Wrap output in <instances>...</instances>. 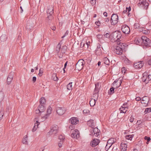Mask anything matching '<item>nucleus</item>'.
I'll return each instance as SVG.
<instances>
[{
    "mask_svg": "<svg viewBox=\"0 0 151 151\" xmlns=\"http://www.w3.org/2000/svg\"><path fill=\"white\" fill-rule=\"evenodd\" d=\"M122 36V34L120 32L115 31L111 34V39L113 42L117 41L119 42L121 40Z\"/></svg>",
    "mask_w": 151,
    "mask_h": 151,
    "instance_id": "nucleus-1",
    "label": "nucleus"
},
{
    "mask_svg": "<svg viewBox=\"0 0 151 151\" xmlns=\"http://www.w3.org/2000/svg\"><path fill=\"white\" fill-rule=\"evenodd\" d=\"M117 43L118 46L116 47L114 50V52L118 55H121L123 52L122 47H124V43L120 42Z\"/></svg>",
    "mask_w": 151,
    "mask_h": 151,
    "instance_id": "nucleus-2",
    "label": "nucleus"
},
{
    "mask_svg": "<svg viewBox=\"0 0 151 151\" xmlns=\"http://www.w3.org/2000/svg\"><path fill=\"white\" fill-rule=\"evenodd\" d=\"M142 43L143 45L146 47H149L151 46V42L150 39L145 36L141 37Z\"/></svg>",
    "mask_w": 151,
    "mask_h": 151,
    "instance_id": "nucleus-3",
    "label": "nucleus"
},
{
    "mask_svg": "<svg viewBox=\"0 0 151 151\" xmlns=\"http://www.w3.org/2000/svg\"><path fill=\"white\" fill-rule=\"evenodd\" d=\"M52 110L51 108L49 106L47 111V113L43 114V116L42 115L41 119H42L41 121H44L49 116V115L51 113Z\"/></svg>",
    "mask_w": 151,
    "mask_h": 151,
    "instance_id": "nucleus-4",
    "label": "nucleus"
},
{
    "mask_svg": "<svg viewBox=\"0 0 151 151\" xmlns=\"http://www.w3.org/2000/svg\"><path fill=\"white\" fill-rule=\"evenodd\" d=\"M118 17L117 15L113 14L111 17V23L112 25H115L118 22Z\"/></svg>",
    "mask_w": 151,
    "mask_h": 151,
    "instance_id": "nucleus-5",
    "label": "nucleus"
},
{
    "mask_svg": "<svg viewBox=\"0 0 151 151\" xmlns=\"http://www.w3.org/2000/svg\"><path fill=\"white\" fill-rule=\"evenodd\" d=\"M58 130V127L56 125H53L51 127L50 130L49 132V134L51 135L53 134H56Z\"/></svg>",
    "mask_w": 151,
    "mask_h": 151,
    "instance_id": "nucleus-6",
    "label": "nucleus"
},
{
    "mask_svg": "<svg viewBox=\"0 0 151 151\" xmlns=\"http://www.w3.org/2000/svg\"><path fill=\"white\" fill-rule=\"evenodd\" d=\"M66 109L64 107H58L56 109V112L60 115H63L65 112Z\"/></svg>",
    "mask_w": 151,
    "mask_h": 151,
    "instance_id": "nucleus-7",
    "label": "nucleus"
},
{
    "mask_svg": "<svg viewBox=\"0 0 151 151\" xmlns=\"http://www.w3.org/2000/svg\"><path fill=\"white\" fill-rule=\"evenodd\" d=\"M122 30L123 32L126 34H128L130 31L129 27L126 25L122 26Z\"/></svg>",
    "mask_w": 151,
    "mask_h": 151,
    "instance_id": "nucleus-8",
    "label": "nucleus"
},
{
    "mask_svg": "<svg viewBox=\"0 0 151 151\" xmlns=\"http://www.w3.org/2000/svg\"><path fill=\"white\" fill-rule=\"evenodd\" d=\"M14 73L11 72L8 75L7 79V83L8 85L11 83L14 77Z\"/></svg>",
    "mask_w": 151,
    "mask_h": 151,
    "instance_id": "nucleus-9",
    "label": "nucleus"
},
{
    "mask_svg": "<svg viewBox=\"0 0 151 151\" xmlns=\"http://www.w3.org/2000/svg\"><path fill=\"white\" fill-rule=\"evenodd\" d=\"M115 139L113 138L109 139L107 141V144L106 146V148L109 147V148L111 147L112 145L114 143Z\"/></svg>",
    "mask_w": 151,
    "mask_h": 151,
    "instance_id": "nucleus-10",
    "label": "nucleus"
},
{
    "mask_svg": "<svg viewBox=\"0 0 151 151\" xmlns=\"http://www.w3.org/2000/svg\"><path fill=\"white\" fill-rule=\"evenodd\" d=\"M144 64L142 62L135 63L134 64V66L136 69L141 68L143 65Z\"/></svg>",
    "mask_w": 151,
    "mask_h": 151,
    "instance_id": "nucleus-11",
    "label": "nucleus"
},
{
    "mask_svg": "<svg viewBox=\"0 0 151 151\" xmlns=\"http://www.w3.org/2000/svg\"><path fill=\"white\" fill-rule=\"evenodd\" d=\"M99 142V141L97 139H94L90 143L91 146L93 147H96L98 145Z\"/></svg>",
    "mask_w": 151,
    "mask_h": 151,
    "instance_id": "nucleus-12",
    "label": "nucleus"
},
{
    "mask_svg": "<svg viewBox=\"0 0 151 151\" xmlns=\"http://www.w3.org/2000/svg\"><path fill=\"white\" fill-rule=\"evenodd\" d=\"M70 122L72 124H76L78 122V119L76 117H73L70 119Z\"/></svg>",
    "mask_w": 151,
    "mask_h": 151,
    "instance_id": "nucleus-13",
    "label": "nucleus"
},
{
    "mask_svg": "<svg viewBox=\"0 0 151 151\" xmlns=\"http://www.w3.org/2000/svg\"><path fill=\"white\" fill-rule=\"evenodd\" d=\"M71 136L72 137L77 138L79 137V132L78 130L76 129L74 130L71 134Z\"/></svg>",
    "mask_w": 151,
    "mask_h": 151,
    "instance_id": "nucleus-14",
    "label": "nucleus"
},
{
    "mask_svg": "<svg viewBox=\"0 0 151 151\" xmlns=\"http://www.w3.org/2000/svg\"><path fill=\"white\" fill-rule=\"evenodd\" d=\"M47 13L49 14H52L53 13V7L52 6L50 5L48 7Z\"/></svg>",
    "mask_w": 151,
    "mask_h": 151,
    "instance_id": "nucleus-15",
    "label": "nucleus"
},
{
    "mask_svg": "<svg viewBox=\"0 0 151 151\" xmlns=\"http://www.w3.org/2000/svg\"><path fill=\"white\" fill-rule=\"evenodd\" d=\"M149 101V98L147 96H144L142 98L141 103L147 104Z\"/></svg>",
    "mask_w": 151,
    "mask_h": 151,
    "instance_id": "nucleus-16",
    "label": "nucleus"
},
{
    "mask_svg": "<svg viewBox=\"0 0 151 151\" xmlns=\"http://www.w3.org/2000/svg\"><path fill=\"white\" fill-rule=\"evenodd\" d=\"M118 81V80L116 79L115 81H114V82L112 84L113 86L116 88H117L119 87L121 85V83L122 82L121 81V80H120V81L119 82L118 84V85L117 82Z\"/></svg>",
    "mask_w": 151,
    "mask_h": 151,
    "instance_id": "nucleus-17",
    "label": "nucleus"
},
{
    "mask_svg": "<svg viewBox=\"0 0 151 151\" xmlns=\"http://www.w3.org/2000/svg\"><path fill=\"white\" fill-rule=\"evenodd\" d=\"M33 23L32 22H29L27 23L26 25V28L27 29L30 30L34 27Z\"/></svg>",
    "mask_w": 151,
    "mask_h": 151,
    "instance_id": "nucleus-18",
    "label": "nucleus"
},
{
    "mask_svg": "<svg viewBox=\"0 0 151 151\" xmlns=\"http://www.w3.org/2000/svg\"><path fill=\"white\" fill-rule=\"evenodd\" d=\"M139 4H142L145 6H147L146 9H147L148 8V3L146 2V0H139Z\"/></svg>",
    "mask_w": 151,
    "mask_h": 151,
    "instance_id": "nucleus-19",
    "label": "nucleus"
},
{
    "mask_svg": "<svg viewBox=\"0 0 151 151\" xmlns=\"http://www.w3.org/2000/svg\"><path fill=\"white\" fill-rule=\"evenodd\" d=\"M95 88L94 92H99L101 87V84L99 83H97L95 84Z\"/></svg>",
    "mask_w": 151,
    "mask_h": 151,
    "instance_id": "nucleus-20",
    "label": "nucleus"
},
{
    "mask_svg": "<svg viewBox=\"0 0 151 151\" xmlns=\"http://www.w3.org/2000/svg\"><path fill=\"white\" fill-rule=\"evenodd\" d=\"M94 135L96 137H97L99 134V131L97 128H95L93 129Z\"/></svg>",
    "mask_w": 151,
    "mask_h": 151,
    "instance_id": "nucleus-21",
    "label": "nucleus"
},
{
    "mask_svg": "<svg viewBox=\"0 0 151 151\" xmlns=\"http://www.w3.org/2000/svg\"><path fill=\"white\" fill-rule=\"evenodd\" d=\"M97 100V98H95L94 99H92L90 101V104L91 106H93L95 105L96 101Z\"/></svg>",
    "mask_w": 151,
    "mask_h": 151,
    "instance_id": "nucleus-22",
    "label": "nucleus"
},
{
    "mask_svg": "<svg viewBox=\"0 0 151 151\" xmlns=\"http://www.w3.org/2000/svg\"><path fill=\"white\" fill-rule=\"evenodd\" d=\"M97 48L96 49L95 51L96 53L97 54L100 55L101 53V50L100 49L101 45L99 44L97 45Z\"/></svg>",
    "mask_w": 151,
    "mask_h": 151,
    "instance_id": "nucleus-23",
    "label": "nucleus"
},
{
    "mask_svg": "<svg viewBox=\"0 0 151 151\" xmlns=\"http://www.w3.org/2000/svg\"><path fill=\"white\" fill-rule=\"evenodd\" d=\"M38 108L41 112V113L44 114V111L45 110V109L43 105L40 104L38 106Z\"/></svg>",
    "mask_w": 151,
    "mask_h": 151,
    "instance_id": "nucleus-24",
    "label": "nucleus"
},
{
    "mask_svg": "<svg viewBox=\"0 0 151 151\" xmlns=\"http://www.w3.org/2000/svg\"><path fill=\"white\" fill-rule=\"evenodd\" d=\"M87 124L89 126L93 128L94 125V122L93 120L90 119L87 122Z\"/></svg>",
    "mask_w": 151,
    "mask_h": 151,
    "instance_id": "nucleus-25",
    "label": "nucleus"
},
{
    "mask_svg": "<svg viewBox=\"0 0 151 151\" xmlns=\"http://www.w3.org/2000/svg\"><path fill=\"white\" fill-rule=\"evenodd\" d=\"M147 73H145L143 74V77L142 78V81L145 83H147Z\"/></svg>",
    "mask_w": 151,
    "mask_h": 151,
    "instance_id": "nucleus-26",
    "label": "nucleus"
},
{
    "mask_svg": "<svg viewBox=\"0 0 151 151\" xmlns=\"http://www.w3.org/2000/svg\"><path fill=\"white\" fill-rule=\"evenodd\" d=\"M22 142L23 144H27L28 143V139L27 135L25 136L22 139Z\"/></svg>",
    "mask_w": 151,
    "mask_h": 151,
    "instance_id": "nucleus-27",
    "label": "nucleus"
},
{
    "mask_svg": "<svg viewBox=\"0 0 151 151\" xmlns=\"http://www.w3.org/2000/svg\"><path fill=\"white\" fill-rule=\"evenodd\" d=\"M84 65L82 64H76V68H77V69L79 70H81L83 68V66Z\"/></svg>",
    "mask_w": 151,
    "mask_h": 151,
    "instance_id": "nucleus-28",
    "label": "nucleus"
},
{
    "mask_svg": "<svg viewBox=\"0 0 151 151\" xmlns=\"http://www.w3.org/2000/svg\"><path fill=\"white\" fill-rule=\"evenodd\" d=\"M121 146L122 147V148L127 149V145L126 142L124 141L122 142L121 145Z\"/></svg>",
    "mask_w": 151,
    "mask_h": 151,
    "instance_id": "nucleus-29",
    "label": "nucleus"
},
{
    "mask_svg": "<svg viewBox=\"0 0 151 151\" xmlns=\"http://www.w3.org/2000/svg\"><path fill=\"white\" fill-rule=\"evenodd\" d=\"M67 47L65 45L63 46L61 49V52L63 54L65 53V52L67 50Z\"/></svg>",
    "mask_w": 151,
    "mask_h": 151,
    "instance_id": "nucleus-30",
    "label": "nucleus"
},
{
    "mask_svg": "<svg viewBox=\"0 0 151 151\" xmlns=\"http://www.w3.org/2000/svg\"><path fill=\"white\" fill-rule=\"evenodd\" d=\"M103 60L104 62V63L105 64H106V65H108L109 64L110 61H109V60L107 58L105 57L104 58Z\"/></svg>",
    "mask_w": 151,
    "mask_h": 151,
    "instance_id": "nucleus-31",
    "label": "nucleus"
},
{
    "mask_svg": "<svg viewBox=\"0 0 151 151\" xmlns=\"http://www.w3.org/2000/svg\"><path fill=\"white\" fill-rule=\"evenodd\" d=\"M52 78L54 81H57L58 80V78L56 76V73H53L52 74Z\"/></svg>",
    "mask_w": 151,
    "mask_h": 151,
    "instance_id": "nucleus-32",
    "label": "nucleus"
},
{
    "mask_svg": "<svg viewBox=\"0 0 151 151\" xmlns=\"http://www.w3.org/2000/svg\"><path fill=\"white\" fill-rule=\"evenodd\" d=\"M61 47V45L60 43H58L56 48V51L57 53H59V52Z\"/></svg>",
    "mask_w": 151,
    "mask_h": 151,
    "instance_id": "nucleus-33",
    "label": "nucleus"
},
{
    "mask_svg": "<svg viewBox=\"0 0 151 151\" xmlns=\"http://www.w3.org/2000/svg\"><path fill=\"white\" fill-rule=\"evenodd\" d=\"M72 82H70L67 85V87L68 90H71L72 89Z\"/></svg>",
    "mask_w": 151,
    "mask_h": 151,
    "instance_id": "nucleus-34",
    "label": "nucleus"
},
{
    "mask_svg": "<svg viewBox=\"0 0 151 151\" xmlns=\"http://www.w3.org/2000/svg\"><path fill=\"white\" fill-rule=\"evenodd\" d=\"M133 137V136L132 135H126L125 136V138L126 139L131 140Z\"/></svg>",
    "mask_w": 151,
    "mask_h": 151,
    "instance_id": "nucleus-35",
    "label": "nucleus"
},
{
    "mask_svg": "<svg viewBox=\"0 0 151 151\" xmlns=\"http://www.w3.org/2000/svg\"><path fill=\"white\" fill-rule=\"evenodd\" d=\"M40 104L43 105L46 102L45 99L44 97H42L40 99Z\"/></svg>",
    "mask_w": 151,
    "mask_h": 151,
    "instance_id": "nucleus-36",
    "label": "nucleus"
},
{
    "mask_svg": "<svg viewBox=\"0 0 151 151\" xmlns=\"http://www.w3.org/2000/svg\"><path fill=\"white\" fill-rule=\"evenodd\" d=\"M122 108H120L119 109V110H120V113H125L127 111L128 109H126V108H122Z\"/></svg>",
    "mask_w": 151,
    "mask_h": 151,
    "instance_id": "nucleus-37",
    "label": "nucleus"
},
{
    "mask_svg": "<svg viewBox=\"0 0 151 151\" xmlns=\"http://www.w3.org/2000/svg\"><path fill=\"white\" fill-rule=\"evenodd\" d=\"M36 114H39V115H40L41 118V116H43V114L41 113V112L40 111L39 109L38 108V109L36 110L35 111Z\"/></svg>",
    "mask_w": 151,
    "mask_h": 151,
    "instance_id": "nucleus-38",
    "label": "nucleus"
},
{
    "mask_svg": "<svg viewBox=\"0 0 151 151\" xmlns=\"http://www.w3.org/2000/svg\"><path fill=\"white\" fill-rule=\"evenodd\" d=\"M121 108H122V109H123L122 108H126V109H128V107L127 103H124L122 106Z\"/></svg>",
    "mask_w": 151,
    "mask_h": 151,
    "instance_id": "nucleus-39",
    "label": "nucleus"
},
{
    "mask_svg": "<svg viewBox=\"0 0 151 151\" xmlns=\"http://www.w3.org/2000/svg\"><path fill=\"white\" fill-rule=\"evenodd\" d=\"M84 62V60L83 59H80L78 60V63H76L78 64H82L84 65V63H83Z\"/></svg>",
    "mask_w": 151,
    "mask_h": 151,
    "instance_id": "nucleus-40",
    "label": "nucleus"
},
{
    "mask_svg": "<svg viewBox=\"0 0 151 151\" xmlns=\"http://www.w3.org/2000/svg\"><path fill=\"white\" fill-rule=\"evenodd\" d=\"M4 96L2 92H0V101H2L4 98Z\"/></svg>",
    "mask_w": 151,
    "mask_h": 151,
    "instance_id": "nucleus-41",
    "label": "nucleus"
},
{
    "mask_svg": "<svg viewBox=\"0 0 151 151\" xmlns=\"http://www.w3.org/2000/svg\"><path fill=\"white\" fill-rule=\"evenodd\" d=\"M4 110L3 109H2L0 111V118L1 119L3 116Z\"/></svg>",
    "mask_w": 151,
    "mask_h": 151,
    "instance_id": "nucleus-42",
    "label": "nucleus"
},
{
    "mask_svg": "<svg viewBox=\"0 0 151 151\" xmlns=\"http://www.w3.org/2000/svg\"><path fill=\"white\" fill-rule=\"evenodd\" d=\"M144 29V30H142V32L143 34H149L150 32V31L149 30L147 29Z\"/></svg>",
    "mask_w": 151,
    "mask_h": 151,
    "instance_id": "nucleus-43",
    "label": "nucleus"
},
{
    "mask_svg": "<svg viewBox=\"0 0 151 151\" xmlns=\"http://www.w3.org/2000/svg\"><path fill=\"white\" fill-rule=\"evenodd\" d=\"M134 27L135 29H138L140 27V26L138 23H136L134 24Z\"/></svg>",
    "mask_w": 151,
    "mask_h": 151,
    "instance_id": "nucleus-44",
    "label": "nucleus"
},
{
    "mask_svg": "<svg viewBox=\"0 0 151 151\" xmlns=\"http://www.w3.org/2000/svg\"><path fill=\"white\" fill-rule=\"evenodd\" d=\"M151 109V108H147L145 109V110L144 111V113L145 114H146L147 112H151V111L150 110Z\"/></svg>",
    "mask_w": 151,
    "mask_h": 151,
    "instance_id": "nucleus-45",
    "label": "nucleus"
},
{
    "mask_svg": "<svg viewBox=\"0 0 151 151\" xmlns=\"http://www.w3.org/2000/svg\"><path fill=\"white\" fill-rule=\"evenodd\" d=\"M59 139H60V141L63 142V140L65 139V137L63 135H60L59 137Z\"/></svg>",
    "mask_w": 151,
    "mask_h": 151,
    "instance_id": "nucleus-46",
    "label": "nucleus"
},
{
    "mask_svg": "<svg viewBox=\"0 0 151 151\" xmlns=\"http://www.w3.org/2000/svg\"><path fill=\"white\" fill-rule=\"evenodd\" d=\"M114 88L112 87L110 89V91L109 92H110V94H112L114 92Z\"/></svg>",
    "mask_w": 151,
    "mask_h": 151,
    "instance_id": "nucleus-47",
    "label": "nucleus"
},
{
    "mask_svg": "<svg viewBox=\"0 0 151 151\" xmlns=\"http://www.w3.org/2000/svg\"><path fill=\"white\" fill-rule=\"evenodd\" d=\"M104 36L106 38H109L110 37L111 38V35L108 33H107L106 34L104 35Z\"/></svg>",
    "mask_w": 151,
    "mask_h": 151,
    "instance_id": "nucleus-48",
    "label": "nucleus"
},
{
    "mask_svg": "<svg viewBox=\"0 0 151 151\" xmlns=\"http://www.w3.org/2000/svg\"><path fill=\"white\" fill-rule=\"evenodd\" d=\"M95 93L93 94V97H96L95 98H98V93L99 92H94Z\"/></svg>",
    "mask_w": 151,
    "mask_h": 151,
    "instance_id": "nucleus-49",
    "label": "nucleus"
},
{
    "mask_svg": "<svg viewBox=\"0 0 151 151\" xmlns=\"http://www.w3.org/2000/svg\"><path fill=\"white\" fill-rule=\"evenodd\" d=\"M52 14H49L48 15L47 18L49 20H51L53 19V17L52 16Z\"/></svg>",
    "mask_w": 151,
    "mask_h": 151,
    "instance_id": "nucleus-50",
    "label": "nucleus"
},
{
    "mask_svg": "<svg viewBox=\"0 0 151 151\" xmlns=\"http://www.w3.org/2000/svg\"><path fill=\"white\" fill-rule=\"evenodd\" d=\"M147 83H148L149 81L151 80V75H149L148 76H147Z\"/></svg>",
    "mask_w": 151,
    "mask_h": 151,
    "instance_id": "nucleus-51",
    "label": "nucleus"
},
{
    "mask_svg": "<svg viewBox=\"0 0 151 151\" xmlns=\"http://www.w3.org/2000/svg\"><path fill=\"white\" fill-rule=\"evenodd\" d=\"M144 139L145 140H147L148 142L150 141L151 140L150 137L147 136H145L144 137Z\"/></svg>",
    "mask_w": 151,
    "mask_h": 151,
    "instance_id": "nucleus-52",
    "label": "nucleus"
},
{
    "mask_svg": "<svg viewBox=\"0 0 151 151\" xmlns=\"http://www.w3.org/2000/svg\"><path fill=\"white\" fill-rule=\"evenodd\" d=\"M83 113L84 114H87L89 113V110L87 109H85L83 110Z\"/></svg>",
    "mask_w": 151,
    "mask_h": 151,
    "instance_id": "nucleus-53",
    "label": "nucleus"
},
{
    "mask_svg": "<svg viewBox=\"0 0 151 151\" xmlns=\"http://www.w3.org/2000/svg\"><path fill=\"white\" fill-rule=\"evenodd\" d=\"M96 0H90V3L93 5L96 4Z\"/></svg>",
    "mask_w": 151,
    "mask_h": 151,
    "instance_id": "nucleus-54",
    "label": "nucleus"
},
{
    "mask_svg": "<svg viewBox=\"0 0 151 151\" xmlns=\"http://www.w3.org/2000/svg\"><path fill=\"white\" fill-rule=\"evenodd\" d=\"M38 127L37 126L36 127L35 126H34L32 130V132H34L36 130Z\"/></svg>",
    "mask_w": 151,
    "mask_h": 151,
    "instance_id": "nucleus-55",
    "label": "nucleus"
},
{
    "mask_svg": "<svg viewBox=\"0 0 151 151\" xmlns=\"http://www.w3.org/2000/svg\"><path fill=\"white\" fill-rule=\"evenodd\" d=\"M58 53V55L59 58H61L63 57V54H64L62 53L61 52V53H60L59 52V53Z\"/></svg>",
    "mask_w": 151,
    "mask_h": 151,
    "instance_id": "nucleus-56",
    "label": "nucleus"
},
{
    "mask_svg": "<svg viewBox=\"0 0 151 151\" xmlns=\"http://www.w3.org/2000/svg\"><path fill=\"white\" fill-rule=\"evenodd\" d=\"M63 141H60V142H59L58 144V146L59 147H62V144L63 143Z\"/></svg>",
    "mask_w": 151,
    "mask_h": 151,
    "instance_id": "nucleus-57",
    "label": "nucleus"
},
{
    "mask_svg": "<svg viewBox=\"0 0 151 151\" xmlns=\"http://www.w3.org/2000/svg\"><path fill=\"white\" fill-rule=\"evenodd\" d=\"M42 71H41V69H40L39 70V73L38 74V75L40 76H41L42 74Z\"/></svg>",
    "mask_w": 151,
    "mask_h": 151,
    "instance_id": "nucleus-58",
    "label": "nucleus"
},
{
    "mask_svg": "<svg viewBox=\"0 0 151 151\" xmlns=\"http://www.w3.org/2000/svg\"><path fill=\"white\" fill-rule=\"evenodd\" d=\"M40 124V123L38 122V121H36V122L35 123L34 126H36V127H37V126L38 127V126Z\"/></svg>",
    "mask_w": 151,
    "mask_h": 151,
    "instance_id": "nucleus-59",
    "label": "nucleus"
},
{
    "mask_svg": "<svg viewBox=\"0 0 151 151\" xmlns=\"http://www.w3.org/2000/svg\"><path fill=\"white\" fill-rule=\"evenodd\" d=\"M127 10V11H128V13L131 10V8L130 6H129V8L127 7L126 9V10Z\"/></svg>",
    "mask_w": 151,
    "mask_h": 151,
    "instance_id": "nucleus-60",
    "label": "nucleus"
},
{
    "mask_svg": "<svg viewBox=\"0 0 151 151\" xmlns=\"http://www.w3.org/2000/svg\"><path fill=\"white\" fill-rule=\"evenodd\" d=\"M97 37L99 39H101L102 38L103 36L100 34H99L97 35Z\"/></svg>",
    "mask_w": 151,
    "mask_h": 151,
    "instance_id": "nucleus-61",
    "label": "nucleus"
},
{
    "mask_svg": "<svg viewBox=\"0 0 151 151\" xmlns=\"http://www.w3.org/2000/svg\"><path fill=\"white\" fill-rule=\"evenodd\" d=\"M135 99L136 101H138L141 100V98L139 97H137Z\"/></svg>",
    "mask_w": 151,
    "mask_h": 151,
    "instance_id": "nucleus-62",
    "label": "nucleus"
},
{
    "mask_svg": "<svg viewBox=\"0 0 151 151\" xmlns=\"http://www.w3.org/2000/svg\"><path fill=\"white\" fill-rule=\"evenodd\" d=\"M36 77L34 76L32 78V81L34 83L36 81Z\"/></svg>",
    "mask_w": 151,
    "mask_h": 151,
    "instance_id": "nucleus-63",
    "label": "nucleus"
},
{
    "mask_svg": "<svg viewBox=\"0 0 151 151\" xmlns=\"http://www.w3.org/2000/svg\"><path fill=\"white\" fill-rule=\"evenodd\" d=\"M130 121L131 122H132L134 120V118H133L132 117H130Z\"/></svg>",
    "mask_w": 151,
    "mask_h": 151,
    "instance_id": "nucleus-64",
    "label": "nucleus"
}]
</instances>
